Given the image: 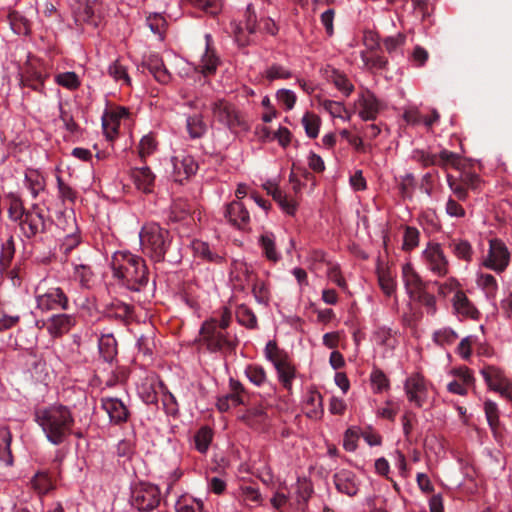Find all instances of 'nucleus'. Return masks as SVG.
I'll list each match as a JSON object with an SVG mask.
<instances>
[{
	"mask_svg": "<svg viewBox=\"0 0 512 512\" xmlns=\"http://www.w3.org/2000/svg\"><path fill=\"white\" fill-rule=\"evenodd\" d=\"M362 59L368 68L384 69L388 63L387 59L375 52L370 55L362 54Z\"/></svg>",
	"mask_w": 512,
	"mask_h": 512,
	"instance_id": "bf43d9fd",
	"label": "nucleus"
},
{
	"mask_svg": "<svg viewBox=\"0 0 512 512\" xmlns=\"http://www.w3.org/2000/svg\"><path fill=\"white\" fill-rule=\"evenodd\" d=\"M277 370L279 380L283 386L290 390L292 386V380L295 377V369L290 365L288 359L274 366Z\"/></svg>",
	"mask_w": 512,
	"mask_h": 512,
	"instance_id": "473e14b6",
	"label": "nucleus"
},
{
	"mask_svg": "<svg viewBox=\"0 0 512 512\" xmlns=\"http://www.w3.org/2000/svg\"><path fill=\"white\" fill-rule=\"evenodd\" d=\"M45 76L36 68L29 66L22 75L21 82L35 91H41L44 87Z\"/></svg>",
	"mask_w": 512,
	"mask_h": 512,
	"instance_id": "a878e982",
	"label": "nucleus"
},
{
	"mask_svg": "<svg viewBox=\"0 0 512 512\" xmlns=\"http://www.w3.org/2000/svg\"><path fill=\"white\" fill-rule=\"evenodd\" d=\"M212 441V431L208 427H202L195 435L196 449L205 453Z\"/></svg>",
	"mask_w": 512,
	"mask_h": 512,
	"instance_id": "de8ad7c7",
	"label": "nucleus"
},
{
	"mask_svg": "<svg viewBox=\"0 0 512 512\" xmlns=\"http://www.w3.org/2000/svg\"><path fill=\"white\" fill-rule=\"evenodd\" d=\"M454 307L455 309L466 316L475 317V314H478V311L475 307L470 303L468 298L462 292H457L454 296Z\"/></svg>",
	"mask_w": 512,
	"mask_h": 512,
	"instance_id": "f704fd0d",
	"label": "nucleus"
},
{
	"mask_svg": "<svg viewBox=\"0 0 512 512\" xmlns=\"http://www.w3.org/2000/svg\"><path fill=\"white\" fill-rule=\"evenodd\" d=\"M143 66L154 76L156 81L167 84L171 80V74L165 67L163 60L157 54L149 55L143 62Z\"/></svg>",
	"mask_w": 512,
	"mask_h": 512,
	"instance_id": "aec40b11",
	"label": "nucleus"
},
{
	"mask_svg": "<svg viewBox=\"0 0 512 512\" xmlns=\"http://www.w3.org/2000/svg\"><path fill=\"white\" fill-rule=\"evenodd\" d=\"M270 195L287 214L293 215L295 213V201L289 200L279 187L273 188V192H270Z\"/></svg>",
	"mask_w": 512,
	"mask_h": 512,
	"instance_id": "4c0bfd02",
	"label": "nucleus"
},
{
	"mask_svg": "<svg viewBox=\"0 0 512 512\" xmlns=\"http://www.w3.org/2000/svg\"><path fill=\"white\" fill-rule=\"evenodd\" d=\"M484 410L489 426L495 431L499 425V413L496 403L490 400L486 401Z\"/></svg>",
	"mask_w": 512,
	"mask_h": 512,
	"instance_id": "6e6d98bb",
	"label": "nucleus"
},
{
	"mask_svg": "<svg viewBox=\"0 0 512 512\" xmlns=\"http://www.w3.org/2000/svg\"><path fill=\"white\" fill-rule=\"evenodd\" d=\"M477 282L478 285L485 291V294L488 298H495L498 285L494 276L491 274H481Z\"/></svg>",
	"mask_w": 512,
	"mask_h": 512,
	"instance_id": "a19ab883",
	"label": "nucleus"
},
{
	"mask_svg": "<svg viewBox=\"0 0 512 512\" xmlns=\"http://www.w3.org/2000/svg\"><path fill=\"white\" fill-rule=\"evenodd\" d=\"M21 221V228L26 237L31 238L46 230V223L42 211L35 205L31 211H27Z\"/></svg>",
	"mask_w": 512,
	"mask_h": 512,
	"instance_id": "f8f14e48",
	"label": "nucleus"
},
{
	"mask_svg": "<svg viewBox=\"0 0 512 512\" xmlns=\"http://www.w3.org/2000/svg\"><path fill=\"white\" fill-rule=\"evenodd\" d=\"M211 110L215 120L226 126L229 130L236 131L238 128H246L240 112L232 103L219 99L212 103Z\"/></svg>",
	"mask_w": 512,
	"mask_h": 512,
	"instance_id": "423d86ee",
	"label": "nucleus"
},
{
	"mask_svg": "<svg viewBox=\"0 0 512 512\" xmlns=\"http://www.w3.org/2000/svg\"><path fill=\"white\" fill-rule=\"evenodd\" d=\"M321 119L314 113L307 112L302 118V124L309 138H316L319 133Z\"/></svg>",
	"mask_w": 512,
	"mask_h": 512,
	"instance_id": "c9c22d12",
	"label": "nucleus"
},
{
	"mask_svg": "<svg viewBox=\"0 0 512 512\" xmlns=\"http://www.w3.org/2000/svg\"><path fill=\"white\" fill-rule=\"evenodd\" d=\"M203 343L211 352L228 351L233 352L237 346V340L232 339L226 331L218 326V320L212 318L205 321L200 329Z\"/></svg>",
	"mask_w": 512,
	"mask_h": 512,
	"instance_id": "20e7f679",
	"label": "nucleus"
},
{
	"mask_svg": "<svg viewBox=\"0 0 512 512\" xmlns=\"http://www.w3.org/2000/svg\"><path fill=\"white\" fill-rule=\"evenodd\" d=\"M453 253L460 259L470 261L472 256V247L466 240H453L450 244Z\"/></svg>",
	"mask_w": 512,
	"mask_h": 512,
	"instance_id": "a18cd8bd",
	"label": "nucleus"
},
{
	"mask_svg": "<svg viewBox=\"0 0 512 512\" xmlns=\"http://www.w3.org/2000/svg\"><path fill=\"white\" fill-rule=\"evenodd\" d=\"M370 379L376 393H381L389 388L387 376L378 368L373 369Z\"/></svg>",
	"mask_w": 512,
	"mask_h": 512,
	"instance_id": "3c124183",
	"label": "nucleus"
},
{
	"mask_svg": "<svg viewBox=\"0 0 512 512\" xmlns=\"http://www.w3.org/2000/svg\"><path fill=\"white\" fill-rule=\"evenodd\" d=\"M32 485L39 494H47L54 488L52 479L47 472H38L32 479Z\"/></svg>",
	"mask_w": 512,
	"mask_h": 512,
	"instance_id": "e433bc0d",
	"label": "nucleus"
},
{
	"mask_svg": "<svg viewBox=\"0 0 512 512\" xmlns=\"http://www.w3.org/2000/svg\"><path fill=\"white\" fill-rule=\"evenodd\" d=\"M435 162L437 166L447 169L449 166L459 169L460 156L454 152L443 149L439 154L435 155Z\"/></svg>",
	"mask_w": 512,
	"mask_h": 512,
	"instance_id": "2f4dec72",
	"label": "nucleus"
},
{
	"mask_svg": "<svg viewBox=\"0 0 512 512\" xmlns=\"http://www.w3.org/2000/svg\"><path fill=\"white\" fill-rule=\"evenodd\" d=\"M241 497L246 502L258 503L261 499L259 490L251 485H244L240 487Z\"/></svg>",
	"mask_w": 512,
	"mask_h": 512,
	"instance_id": "338daca9",
	"label": "nucleus"
},
{
	"mask_svg": "<svg viewBox=\"0 0 512 512\" xmlns=\"http://www.w3.org/2000/svg\"><path fill=\"white\" fill-rule=\"evenodd\" d=\"M245 374L248 379L257 386H261L266 380L264 368L257 364L248 365L245 369Z\"/></svg>",
	"mask_w": 512,
	"mask_h": 512,
	"instance_id": "09e8293b",
	"label": "nucleus"
},
{
	"mask_svg": "<svg viewBox=\"0 0 512 512\" xmlns=\"http://www.w3.org/2000/svg\"><path fill=\"white\" fill-rule=\"evenodd\" d=\"M156 149L155 139L151 135H145L142 137L139 143V155L141 159H145L151 155Z\"/></svg>",
	"mask_w": 512,
	"mask_h": 512,
	"instance_id": "680f3d73",
	"label": "nucleus"
},
{
	"mask_svg": "<svg viewBox=\"0 0 512 512\" xmlns=\"http://www.w3.org/2000/svg\"><path fill=\"white\" fill-rule=\"evenodd\" d=\"M78 7L75 9V21L77 23H86L93 27L98 26V19L95 16L94 9L92 7L91 1L87 0L85 3H81L78 1Z\"/></svg>",
	"mask_w": 512,
	"mask_h": 512,
	"instance_id": "b1692460",
	"label": "nucleus"
},
{
	"mask_svg": "<svg viewBox=\"0 0 512 512\" xmlns=\"http://www.w3.org/2000/svg\"><path fill=\"white\" fill-rule=\"evenodd\" d=\"M260 245L263 249L265 257L272 262H277L280 259L276 251L274 235L272 233H265L260 236Z\"/></svg>",
	"mask_w": 512,
	"mask_h": 512,
	"instance_id": "7c9ffc66",
	"label": "nucleus"
},
{
	"mask_svg": "<svg viewBox=\"0 0 512 512\" xmlns=\"http://www.w3.org/2000/svg\"><path fill=\"white\" fill-rule=\"evenodd\" d=\"M160 503V491L157 486L141 483L131 492V504L141 512H150Z\"/></svg>",
	"mask_w": 512,
	"mask_h": 512,
	"instance_id": "0eeeda50",
	"label": "nucleus"
},
{
	"mask_svg": "<svg viewBox=\"0 0 512 512\" xmlns=\"http://www.w3.org/2000/svg\"><path fill=\"white\" fill-rule=\"evenodd\" d=\"M35 422L42 429L47 441L59 446L72 435L75 417L70 407L52 404L36 410Z\"/></svg>",
	"mask_w": 512,
	"mask_h": 512,
	"instance_id": "f257e3e1",
	"label": "nucleus"
},
{
	"mask_svg": "<svg viewBox=\"0 0 512 512\" xmlns=\"http://www.w3.org/2000/svg\"><path fill=\"white\" fill-rule=\"evenodd\" d=\"M256 275L251 266L242 261H234L230 270V280L234 288L244 291L256 281Z\"/></svg>",
	"mask_w": 512,
	"mask_h": 512,
	"instance_id": "9b49d317",
	"label": "nucleus"
},
{
	"mask_svg": "<svg viewBox=\"0 0 512 512\" xmlns=\"http://www.w3.org/2000/svg\"><path fill=\"white\" fill-rule=\"evenodd\" d=\"M265 355L274 366L288 359L287 354L278 348L275 341H269L266 344Z\"/></svg>",
	"mask_w": 512,
	"mask_h": 512,
	"instance_id": "37998d69",
	"label": "nucleus"
},
{
	"mask_svg": "<svg viewBox=\"0 0 512 512\" xmlns=\"http://www.w3.org/2000/svg\"><path fill=\"white\" fill-rule=\"evenodd\" d=\"M35 297L37 308L42 311L69 309L68 297L60 287L44 289L40 284L35 289Z\"/></svg>",
	"mask_w": 512,
	"mask_h": 512,
	"instance_id": "39448f33",
	"label": "nucleus"
},
{
	"mask_svg": "<svg viewBox=\"0 0 512 512\" xmlns=\"http://www.w3.org/2000/svg\"><path fill=\"white\" fill-rule=\"evenodd\" d=\"M277 100L285 106L287 110H291L296 103V95L289 89H280L276 93Z\"/></svg>",
	"mask_w": 512,
	"mask_h": 512,
	"instance_id": "e2e57ef3",
	"label": "nucleus"
},
{
	"mask_svg": "<svg viewBox=\"0 0 512 512\" xmlns=\"http://www.w3.org/2000/svg\"><path fill=\"white\" fill-rule=\"evenodd\" d=\"M187 131L191 138L196 139L202 137L206 132V124L200 115H194L187 118Z\"/></svg>",
	"mask_w": 512,
	"mask_h": 512,
	"instance_id": "72a5a7b5",
	"label": "nucleus"
},
{
	"mask_svg": "<svg viewBox=\"0 0 512 512\" xmlns=\"http://www.w3.org/2000/svg\"><path fill=\"white\" fill-rule=\"evenodd\" d=\"M101 407L108 414L113 424L120 425L127 422L129 418V410L125 404L118 398L103 397L101 398Z\"/></svg>",
	"mask_w": 512,
	"mask_h": 512,
	"instance_id": "4468645a",
	"label": "nucleus"
},
{
	"mask_svg": "<svg viewBox=\"0 0 512 512\" xmlns=\"http://www.w3.org/2000/svg\"><path fill=\"white\" fill-rule=\"evenodd\" d=\"M404 389L408 400L421 408L427 398V384L420 374H413L405 381Z\"/></svg>",
	"mask_w": 512,
	"mask_h": 512,
	"instance_id": "1a4fd4ad",
	"label": "nucleus"
},
{
	"mask_svg": "<svg viewBox=\"0 0 512 512\" xmlns=\"http://www.w3.org/2000/svg\"><path fill=\"white\" fill-rule=\"evenodd\" d=\"M190 215V210L186 209V204L182 202H176L172 206L169 219L173 222L185 220Z\"/></svg>",
	"mask_w": 512,
	"mask_h": 512,
	"instance_id": "69168bd1",
	"label": "nucleus"
},
{
	"mask_svg": "<svg viewBox=\"0 0 512 512\" xmlns=\"http://www.w3.org/2000/svg\"><path fill=\"white\" fill-rule=\"evenodd\" d=\"M99 352L104 361L111 363L117 355V342L112 335H102L99 339Z\"/></svg>",
	"mask_w": 512,
	"mask_h": 512,
	"instance_id": "bb28decb",
	"label": "nucleus"
},
{
	"mask_svg": "<svg viewBox=\"0 0 512 512\" xmlns=\"http://www.w3.org/2000/svg\"><path fill=\"white\" fill-rule=\"evenodd\" d=\"M360 111L359 116L364 121H372L377 118L379 111L382 109V103L369 90H365L359 99Z\"/></svg>",
	"mask_w": 512,
	"mask_h": 512,
	"instance_id": "dca6fc26",
	"label": "nucleus"
},
{
	"mask_svg": "<svg viewBox=\"0 0 512 512\" xmlns=\"http://www.w3.org/2000/svg\"><path fill=\"white\" fill-rule=\"evenodd\" d=\"M74 266V276L82 285L88 284L92 277V271L89 265L85 264L81 258L72 260Z\"/></svg>",
	"mask_w": 512,
	"mask_h": 512,
	"instance_id": "58836bf2",
	"label": "nucleus"
},
{
	"mask_svg": "<svg viewBox=\"0 0 512 512\" xmlns=\"http://www.w3.org/2000/svg\"><path fill=\"white\" fill-rule=\"evenodd\" d=\"M230 389L231 392L225 397L231 406L245 405L248 394L244 386L239 381L230 379Z\"/></svg>",
	"mask_w": 512,
	"mask_h": 512,
	"instance_id": "c85d7f7f",
	"label": "nucleus"
},
{
	"mask_svg": "<svg viewBox=\"0 0 512 512\" xmlns=\"http://www.w3.org/2000/svg\"><path fill=\"white\" fill-rule=\"evenodd\" d=\"M132 178L138 189L144 192H150L154 184L155 176L149 167H141L132 170Z\"/></svg>",
	"mask_w": 512,
	"mask_h": 512,
	"instance_id": "4be33fe9",
	"label": "nucleus"
},
{
	"mask_svg": "<svg viewBox=\"0 0 512 512\" xmlns=\"http://www.w3.org/2000/svg\"><path fill=\"white\" fill-rule=\"evenodd\" d=\"M420 232L417 228L412 226H405L403 245L404 251H411L419 245Z\"/></svg>",
	"mask_w": 512,
	"mask_h": 512,
	"instance_id": "ea45409f",
	"label": "nucleus"
},
{
	"mask_svg": "<svg viewBox=\"0 0 512 512\" xmlns=\"http://www.w3.org/2000/svg\"><path fill=\"white\" fill-rule=\"evenodd\" d=\"M14 253V242L12 238H10L5 243L2 244L0 253V267L2 270H5L10 266V263L14 257Z\"/></svg>",
	"mask_w": 512,
	"mask_h": 512,
	"instance_id": "8fccbe9b",
	"label": "nucleus"
},
{
	"mask_svg": "<svg viewBox=\"0 0 512 512\" xmlns=\"http://www.w3.org/2000/svg\"><path fill=\"white\" fill-rule=\"evenodd\" d=\"M56 82L68 89H76L80 85L78 76L74 72H65L56 75Z\"/></svg>",
	"mask_w": 512,
	"mask_h": 512,
	"instance_id": "13d9d810",
	"label": "nucleus"
},
{
	"mask_svg": "<svg viewBox=\"0 0 512 512\" xmlns=\"http://www.w3.org/2000/svg\"><path fill=\"white\" fill-rule=\"evenodd\" d=\"M80 241V236L77 234L67 235L60 246V250L63 254L68 256L76 247H78Z\"/></svg>",
	"mask_w": 512,
	"mask_h": 512,
	"instance_id": "774afa93",
	"label": "nucleus"
},
{
	"mask_svg": "<svg viewBox=\"0 0 512 512\" xmlns=\"http://www.w3.org/2000/svg\"><path fill=\"white\" fill-rule=\"evenodd\" d=\"M266 419V412L262 407H255L247 410L243 415V420L253 426L256 423H260Z\"/></svg>",
	"mask_w": 512,
	"mask_h": 512,
	"instance_id": "052dcab7",
	"label": "nucleus"
},
{
	"mask_svg": "<svg viewBox=\"0 0 512 512\" xmlns=\"http://www.w3.org/2000/svg\"><path fill=\"white\" fill-rule=\"evenodd\" d=\"M265 76L269 81L276 79H289L292 77L290 70L279 64H273L267 68Z\"/></svg>",
	"mask_w": 512,
	"mask_h": 512,
	"instance_id": "5fc2aeb1",
	"label": "nucleus"
},
{
	"mask_svg": "<svg viewBox=\"0 0 512 512\" xmlns=\"http://www.w3.org/2000/svg\"><path fill=\"white\" fill-rule=\"evenodd\" d=\"M108 74L115 81H122L127 86L131 85V79L127 73V69L118 60L109 65Z\"/></svg>",
	"mask_w": 512,
	"mask_h": 512,
	"instance_id": "79ce46f5",
	"label": "nucleus"
},
{
	"mask_svg": "<svg viewBox=\"0 0 512 512\" xmlns=\"http://www.w3.org/2000/svg\"><path fill=\"white\" fill-rule=\"evenodd\" d=\"M105 312L108 317L127 322L133 313V306L122 301L115 300L106 306Z\"/></svg>",
	"mask_w": 512,
	"mask_h": 512,
	"instance_id": "5701e85b",
	"label": "nucleus"
},
{
	"mask_svg": "<svg viewBox=\"0 0 512 512\" xmlns=\"http://www.w3.org/2000/svg\"><path fill=\"white\" fill-rule=\"evenodd\" d=\"M447 183L449 188L453 191L454 195L460 201H465L468 197V189L466 186L459 180H456L453 176L447 175Z\"/></svg>",
	"mask_w": 512,
	"mask_h": 512,
	"instance_id": "4d7b16f0",
	"label": "nucleus"
},
{
	"mask_svg": "<svg viewBox=\"0 0 512 512\" xmlns=\"http://www.w3.org/2000/svg\"><path fill=\"white\" fill-rule=\"evenodd\" d=\"M12 436L8 428L0 429V460L7 465L12 464V454L10 449Z\"/></svg>",
	"mask_w": 512,
	"mask_h": 512,
	"instance_id": "c756f323",
	"label": "nucleus"
},
{
	"mask_svg": "<svg viewBox=\"0 0 512 512\" xmlns=\"http://www.w3.org/2000/svg\"><path fill=\"white\" fill-rule=\"evenodd\" d=\"M333 482L338 492L353 497L358 493L359 481L356 474L342 469L333 475Z\"/></svg>",
	"mask_w": 512,
	"mask_h": 512,
	"instance_id": "2eb2a0df",
	"label": "nucleus"
},
{
	"mask_svg": "<svg viewBox=\"0 0 512 512\" xmlns=\"http://www.w3.org/2000/svg\"><path fill=\"white\" fill-rule=\"evenodd\" d=\"M225 217L233 226L239 229H245L250 222L249 212L240 201H232L227 205Z\"/></svg>",
	"mask_w": 512,
	"mask_h": 512,
	"instance_id": "6ab92c4d",
	"label": "nucleus"
},
{
	"mask_svg": "<svg viewBox=\"0 0 512 512\" xmlns=\"http://www.w3.org/2000/svg\"><path fill=\"white\" fill-rule=\"evenodd\" d=\"M76 324V318L71 314L53 315L46 323L47 331L53 337H61L68 333Z\"/></svg>",
	"mask_w": 512,
	"mask_h": 512,
	"instance_id": "a211bd4d",
	"label": "nucleus"
},
{
	"mask_svg": "<svg viewBox=\"0 0 512 512\" xmlns=\"http://www.w3.org/2000/svg\"><path fill=\"white\" fill-rule=\"evenodd\" d=\"M423 254L431 271L439 276L447 273L448 261L439 244L429 243Z\"/></svg>",
	"mask_w": 512,
	"mask_h": 512,
	"instance_id": "ddd939ff",
	"label": "nucleus"
},
{
	"mask_svg": "<svg viewBox=\"0 0 512 512\" xmlns=\"http://www.w3.org/2000/svg\"><path fill=\"white\" fill-rule=\"evenodd\" d=\"M161 388L163 389V399L162 403L164 406V410L166 414L171 416H177L179 409H178V403L176 400V397L167 390L165 385L163 383H160Z\"/></svg>",
	"mask_w": 512,
	"mask_h": 512,
	"instance_id": "c03bdc74",
	"label": "nucleus"
},
{
	"mask_svg": "<svg viewBox=\"0 0 512 512\" xmlns=\"http://www.w3.org/2000/svg\"><path fill=\"white\" fill-rule=\"evenodd\" d=\"M487 386L501 396L512 401V383L506 378L503 371L496 366L485 365L480 370Z\"/></svg>",
	"mask_w": 512,
	"mask_h": 512,
	"instance_id": "6e6552de",
	"label": "nucleus"
},
{
	"mask_svg": "<svg viewBox=\"0 0 512 512\" xmlns=\"http://www.w3.org/2000/svg\"><path fill=\"white\" fill-rule=\"evenodd\" d=\"M191 248L194 255L202 258L203 260L216 264L222 263L223 261V257L216 252H213L206 242L201 240H193L191 243Z\"/></svg>",
	"mask_w": 512,
	"mask_h": 512,
	"instance_id": "393cba45",
	"label": "nucleus"
},
{
	"mask_svg": "<svg viewBox=\"0 0 512 512\" xmlns=\"http://www.w3.org/2000/svg\"><path fill=\"white\" fill-rule=\"evenodd\" d=\"M142 252L158 263L166 260L172 246V236L157 223L145 224L139 233Z\"/></svg>",
	"mask_w": 512,
	"mask_h": 512,
	"instance_id": "7ed1b4c3",
	"label": "nucleus"
},
{
	"mask_svg": "<svg viewBox=\"0 0 512 512\" xmlns=\"http://www.w3.org/2000/svg\"><path fill=\"white\" fill-rule=\"evenodd\" d=\"M509 252L505 245L498 241H490V250L488 257L484 261V266L496 272H502L508 266Z\"/></svg>",
	"mask_w": 512,
	"mask_h": 512,
	"instance_id": "9d476101",
	"label": "nucleus"
},
{
	"mask_svg": "<svg viewBox=\"0 0 512 512\" xmlns=\"http://www.w3.org/2000/svg\"><path fill=\"white\" fill-rule=\"evenodd\" d=\"M403 279L407 293L412 299L427 288L419 275L409 265L403 267Z\"/></svg>",
	"mask_w": 512,
	"mask_h": 512,
	"instance_id": "412c9836",
	"label": "nucleus"
},
{
	"mask_svg": "<svg viewBox=\"0 0 512 512\" xmlns=\"http://www.w3.org/2000/svg\"><path fill=\"white\" fill-rule=\"evenodd\" d=\"M458 335L450 328H444L434 332L433 339L438 345H450L456 341Z\"/></svg>",
	"mask_w": 512,
	"mask_h": 512,
	"instance_id": "864d4df0",
	"label": "nucleus"
},
{
	"mask_svg": "<svg viewBox=\"0 0 512 512\" xmlns=\"http://www.w3.org/2000/svg\"><path fill=\"white\" fill-rule=\"evenodd\" d=\"M173 166L175 172L180 176L184 174L185 178L194 175L198 169V165L193 157L191 156H176L173 158Z\"/></svg>",
	"mask_w": 512,
	"mask_h": 512,
	"instance_id": "cd10ccee",
	"label": "nucleus"
},
{
	"mask_svg": "<svg viewBox=\"0 0 512 512\" xmlns=\"http://www.w3.org/2000/svg\"><path fill=\"white\" fill-rule=\"evenodd\" d=\"M413 300L422 303L428 310V313L434 314L436 311V298L433 294L427 292V288L416 295Z\"/></svg>",
	"mask_w": 512,
	"mask_h": 512,
	"instance_id": "0e129e2a",
	"label": "nucleus"
},
{
	"mask_svg": "<svg viewBox=\"0 0 512 512\" xmlns=\"http://www.w3.org/2000/svg\"><path fill=\"white\" fill-rule=\"evenodd\" d=\"M114 277L129 290L140 292L148 284L149 271L145 260L128 251L116 252L111 261Z\"/></svg>",
	"mask_w": 512,
	"mask_h": 512,
	"instance_id": "f03ea898",
	"label": "nucleus"
},
{
	"mask_svg": "<svg viewBox=\"0 0 512 512\" xmlns=\"http://www.w3.org/2000/svg\"><path fill=\"white\" fill-rule=\"evenodd\" d=\"M206 49L205 53L201 57L200 64L198 66L199 71L205 77L214 75L217 67L220 63L218 56L213 48V39L210 34L205 35Z\"/></svg>",
	"mask_w": 512,
	"mask_h": 512,
	"instance_id": "f3484780",
	"label": "nucleus"
},
{
	"mask_svg": "<svg viewBox=\"0 0 512 512\" xmlns=\"http://www.w3.org/2000/svg\"><path fill=\"white\" fill-rule=\"evenodd\" d=\"M146 23L154 34L162 37L166 27V20L161 14L154 13L149 15L146 19Z\"/></svg>",
	"mask_w": 512,
	"mask_h": 512,
	"instance_id": "603ef678",
	"label": "nucleus"
},
{
	"mask_svg": "<svg viewBox=\"0 0 512 512\" xmlns=\"http://www.w3.org/2000/svg\"><path fill=\"white\" fill-rule=\"evenodd\" d=\"M236 317L238 322L247 328L252 329L257 326V318L255 314L246 306L238 307Z\"/></svg>",
	"mask_w": 512,
	"mask_h": 512,
	"instance_id": "49530a36",
	"label": "nucleus"
}]
</instances>
